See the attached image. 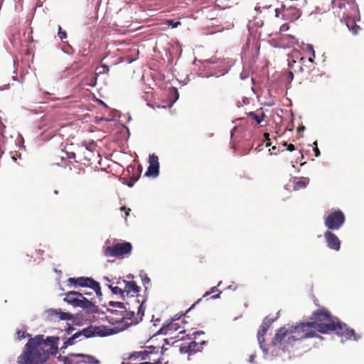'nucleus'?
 I'll list each match as a JSON object with an SVG mask.
<instances>
[{
	"label": "nucleus",
	"mask_w": 364,
	"mask_h": 364,
	"mask_svg": "<svg viewBox=\"0 0 364 364\" xmlns=\"http://www.w3.org/2000/svg\"><path fill=\"white\" fill-rule=\"evenodd\" d=\"M317 336L308 322H300L279 328L272 340V345L284 351H292L302 346L303 341Z\"/></svg>",
	"instance_id": "1"
},
{
	"label": "nucleus",
	"mask_w": 364,
	"mask_h": 364,
	"mask_svg": "<svg viewBox=\"0 0 364 364\" xmlns=\"http://www.w3.org/2000/svg\"><path fill=\"white\" fill-rule=\"evenodd\" d=\"M311 319L312 321L308 322L310 327L319 333H328L334 331L338 336L345 337L348 340L353 338L355 341H358L360 338L353 329L342 323L338 318L333 316L326 308L314 311Z\"/></svg>",
	"instance_id": "2"
},
{
	"label": "nucleus",
	"mask_w": 364,
	"mask_h": 364,
	"mask_svg": "<svg viewBox=\"0 0 364 364\" xmlns=\"http://www.w3.org/2000/svg\"><path fill=\"white\" fill-rule=\"evenodd\" d=\"M59 337L36 336L26 343V349L22 356L18 357V364H38L45 361L49 354H55Z\"/></svg>",
	"instance_id": "3"
},
{
	"label": "nucleus",
	"mask_w": 364,
	"mask_h": 364,
	"mask_svg": "<svg viewBox=\"0 0 364 364\" xmlns=\"http://www.w3.org/2000/svg\"><path fill=\"white\" fill-rule=\"evenodd\" d=\"M332 3L335 6L345 9L343 17L345 18L346 26L353 35L358 34L360 28L355 23L360 21V14L355 0H332Z\"/></svg>",
	"instance_id": "4"
},
{
	"label": "nucleus",
	"mask_w": 364,
	"mask_h": 364,
	"mask_svg": "<svg viewBox=\"0 0 364 364\" xmlns=\"http://www.w3.org/2000/svg\"><path fill=\"white\" fill-rule=\"evenodd\" d=\"M114 333V331L112 328H108L107 326L91 325L87 328H83L82 331L74 333L71 337H70L63 343L61 348H66L69 346L75 344L77 337H84L86 338L95 336L105 337L110 336Z\"/></svg>",
	"instance_id": "5"
},
{
	"label": "nucleus",
	"mask_w": 364,
	"mask_h": 364,
	"mask_svg": "<svg viewBox=\"0 0 364 364\" xmlns=\"http://www.w3.org/2000/svg\"><path fill=\"white\" fill-rule=\"evenodd\" d=\"M208 70L207 77L215 76L217 77L226 74L230 68L235 64L232 58H210L206 61Z\"/></svg>",
	"instance_id": "6"
},
{
	"label": "nucleus",
	"mask_w": 364,
	"mask_h": 364,
	"mask_svg": "<svg viewBox=\"0 0 364 364\" xmlns=\"http://www.w3.org/2000/svg\"><path fill=\"white\" fill-rule=\"evenodd\" d=\"M64 300L75 307H81L86 309L89 313H96L98 310L92 301L86 296H83L81 292L71 291L65 294Z\"/></svg>",
	"instance_id": "7"
},
{
	"label": "nucleus",
	"mask_w": 364,
	"mask_h": 364,
	"mask_svg": "<svg viewBox=\"0 0 364 364\" xmlns=\"http://www.w3.org/2000/svg\"><path fill=\"white\" fill-rule=\"evenodd\" d=\"M134 301L136 303V306L135 307L130 306L129 303H127V304L129 306V307L127 308V312L123 314L122 317L115 318L116 322L129 321L127 324L134 325L137 324L142 320L144 312L143 304H139V301L135 299Z\"/></svg>",
	"instance_id": "8"
},
{
	"label": "nucleus",
	"mask_w": 364,
	"mask_h": 364,
	"mask_svg": "<svg viewBox=\"0 0 364 364\" xmlns=\"http://www.w3.org/2000/svg\"><path fill=\"white\" fill-rule=\"evenodd\" d=\"M132 245L130 242H124L107 246L105 248L104 254L106 257H124L131 253Z\"/></svg>",
	"instance_id": "9"
},
{
	"label": "nucleus",
	"mask_w": 364,
	"mask_h": 364,
	"mask_svg": "<svg viewBox=\"0 0 364 364\" xmlns=\"http://www.w3.org/2000/svg\"><path fill=\"white\" fill-rule=\"evenodd\" d=\"M68 283L75 287H89L95 292L97 296H102V295L100 283L91 277H70L68 279Z\"/></svg>",
	"instance_id": "10"
},
{
	"label": "nucleus",
	"mask_w": 364,
	"mask_h": 364,
	"mask_svg": "<svg viewBox=\"0 0 364 364\" xmlns=\"http://www.w3.org/2000/svg\"><path fill=\"white\" fill-rule=\"evenodd\" d=\"M345 221V215L341 210H338L329 213L324 218V225L328 230H337L343 226Z\"/></svg>",
	"instance_id": "11"
},
{
	"label": "nucleus",
	"mask_w": 364,
	"mask_h": 364,
	"mask_svg": "<svg viewBox=\"0 0 364 364\" xmlns=\"http://www.w3.org/2000/svg\"><path fill=\"white\" fill-rule=\"evenodd\" d=\"M155 348H153L154 349ZM152 347H149L148 350H144L143 351L134 352L131 354L129 356V359L132 360H136V359H140L141 360H146L147 362L152 363L151 364H161V357L158 355V353L153 352L151 350Z\"/></svg>",
	"instance_id": "12"
},
{
	"label": "nucleus",
	"mask_w": 364,
	"mask_h": 364,
	"mask_svg": "<svg viewBox=\"0 0 364 364\" xmlns=\"http://www.w3.org/2000/svg\"><path fill=\"white\" fill-rule=\"evenodd\" d=\"M182 323L183 321H181L180 318L172 319V321L167 324H164L158 331V333L172 335L176 331L182 333L185 331L183 328L181 326Z\"/></svg>",
	"instance_id": "13"
},
{
	"label": "nucleus",
	"mask_w": 364,
	"mask_h": 364,
	"mask_svg": "<svg viewBox=\"0 0 364 364\" xmlns=\"http://www.w3.org/2000/svg\"><path fill=\"white\" fill-rule=\"evenodd\" d=\"M206 344V341H202L198 343L195 341L190 342H183L179 346V350L181 353H194L196 352L201 351L203 346Z\"/></svg>",
	"instance_id": "14"
},
{
	"label": "nucleus",
	"mask_w": 364,
	"mask_h": 364,
	"mask_svg": "<svg viewBox=\"0 0 364 364\" xmlns=\"http://www.w3.org/2000/svg\"><path fill=\"white\" fill-rule=\"evenodd\" d=\"M98 73L97 74H90L87 75L82 80V85H88L90 87H94L96 84L97 75V74H106L108 73L109 68L107 65H101L97 68Z\"/></svg>",
	"instance_id": "15"
},
{
	"label": "nucleus",
	"mask_w": 364,
	"mask_h": 364,
	"mask_svg": "<svg viewBox=\"0 0 364 364\" xmlns=\"http://www.w3.org/2000/svg\"><path fill=\"white\" fill-rule=\"evenodd\" d=\"M117 284L119 286H123V291L124 295L134 296L135 294H137L140 287L136 285V283L134 281H127L125 279H122V281H118Z\"/></svg>",
	"instance_id": "16"
},
{
	"label": "nucleus",
	"mask_w": 364,
	"mask_h": 364,
	"mask_svg": "<svg viewBox=\"0 0 364 364\" xmlns=\"http://www.w3.org/2000/svg\"><path fill=\"white\" fill-rule=\"evenodd\" d=\"M149 166L146 172L145 173V176L154 177L157 176L159 173V163L158 156L155 154L150 155L149 158Z\"/></svg>",
	"instance_id": "17"
},
{
	"label": "nucleus",
	"mask_w": 364,
	"mask_h": 364,
	"mask_svg": "<svg viewBox=\"0 0 364 364\" xmlns=\"http://www.w3.org/2000/svg\"><path fill=\"white\" fill-rule=\"evenodd\" d=\"M324 237L327 243V246L333 250L338 251L341 248V241L338 237L330 230H327L324 233Z\"/></svg>",
	"instance_id": "18"
},
{
	"label": "nucleus",
	"mask_w": 364,
	"mask_h": 364,
	"mask_svg": "<svg viewBox=\"0 0 364 364\" xmlns=\"http://www.w3.org/2000/svg\"><path fill=\"white\" fill-rule=\"evenodd\" d=\"M107 311L116 316V318L122 317L123 314L127 312V307L122 302L109 301Z\"/></svg>",
	"instance_id": "19"
},
{
	"label": "nucleus",
	"mask_w": 364,
	"mask_h": 364,
	"mask_svg": "<svg viewBox=\"0 0 364 364\" xmlns=\"http://www.w3.org/2000/svg\"><path fill=\"white\" fill-rule=\"evenodd\" d=\"M293 78H294V74L291 71H288V72H286V73H283L282 75H281L280 82H279V84H280L279 88L282 90L285 88L287 90L290 89L291 88L290 84H291Z\"/></svg>",
	"instance_id": "20"
},
{
	"label": "nucleus",
	"mask_w": 364,
	"mask_h": 364,
	"mask_svg": "<svg viewBox=\"0 0 364 364\" xmlns=\"http://www.w3.org/2000/svg\"><path fill=\"white\" fill-rule=\"evenodd\" d=\"M70 355L75 356V358H82V363L85 364H100V360L92 355L82 353H70Z\"/></svg>",
	"instance_id": "21"
},
{
	"label": "nucleus",
	"mask_w": 364,
	"mask_h": 364,
	"mask_svg": "<svg viewBox=\"0 0 364 364\" xmlns=\"http://www.w3.org/2000/svg\"><path fill=\"white\" fill-rule=\"evenodd\" d=\"M247 115L252 120H254L257 124H259L263 121L265 117V114L262 109H259L256 112H250L247 113Z\"/></svg>",
	"instance_id": "22"
},
{
	"label": "nucleus",
	"mask_w": 364,
	"mask_h": 364,
	"mask_svg": "<svg viewBox=\"0 0 364 364\" xmlns=\"http://www.w3.org/2000/svg\"><path fill=\"white\" fill-rule=\"evenodd\" d=\"M309 183V179L308 178H303L300 180H298L294 182V190L299 191L300 189L305 188Z\"/></svg>",
	"instance_id": "23"
},
{
	"label": "nucleus",
	"mask_w": 364,
	"mask_h": 364,
	"mask_svg": "<svg viewBox=\"0 0 364 364\" xmlns=\"http://www.w3.org/2000/svg\"><path fill=\"white\" fill-rule=\"evenodd\" d=\"M46 93V97L44 98L45 101L44 102H48L50 100H60L61 101L62 100H64L65 98L68 97V96H62V97H55V93L54 92H45Z\"/></svg>",
	"instance_id": "24"
},
{
	"label": "nucleus",
	"mask_w": 364,
	"mask_h": 364,
	"mask_svg": "<svg viewBox=\"0 0 364 364\" xmlns=\"http://www.w3.org/2000/svg\"><path fill=\"white\" fill-rule=\"evenodd\" d=\"M51 315L58 316V318L60 320H68L71 318V315L68 313H64L61 311H58L57 310H50Z\"/></svg>",
	"instance_id": "25"
},
{
	"label": "nucleus",
	"mask_w": 364,
	"mask_h": 364,
	"mask_svg": "<svg viewBox=\"0 0 364 364\" xmlns=\"http://www.w3.org/2000/svg\"><path fill=\"white\" fill-rule=\"evenodd\" d=\"M109 288L111 289L112 294H119L122 299L124 298V293L123 291V286H118V287H112L109 286Z\"/></svg>",
	"instance_id": "26"
},
{
	"label": "nucleus",
	"mask_w": 364,
	"mask_h": 364,
	"mask_svg": "<svg viewBox=\"0 0 364 364\" xmlns=\"http://www.w3.org/2000/svg\"><path fill=\"white\" fill-rule=\"evenodd\" d=\"M211 294H215L213 295L211 298L218 299L220 296V291L218 290L217 287H213L211 288L210 291H207L205 293V294L203 295V297H206L207 296H208Z\"/></svg>",
	"instance_id": "27"
},
{
	"label": "nucleus",
	"mask_w": 364,
	"mask_h": 364,
	"mask_svg": "<svg viewBox=\"0 0 364 364\" xmlns=\"http://www.w3.org/2000/svg\"><path fill=\"white\" fill-rule=\"evenodd\" d=\"M74 358H75V356H71L70 353L66 357H63L62 360L63 361V364H73Z\"/></svg>",
	"instance_id": "28"
},
{
	"label": "nucleus",
	"mask_w": 364,
	"mask_h": 364,
	"mask_svg": "<svg viewBox=\"0 0 364 364\" xmlns=\"http://www.w3.org/2000/svg\"><path fill=\"white\" fill-rule=\"evenodd\" d=\"M290 10L293 11V17L292 19L296 20L298 19L301 16V12L299 9H296V8H290Z\"/></svg>",
	"instance_id": "29"
},
{
	"label": "nucleus",
	"mask_w": 364,
	"mask_h": 364,
	"mask_svg": "<svg viewBox=\"0 0 364 364\" xmlns=\"http://www.w3.org/2000/svg\"><path fill=\"white\" fill-rule=\"evenodd\" d=\"M137 172H138V173L136 176L134 175L133 176H132L130 178L131 181L128 183L129 186H130V187L134 185V183L138 180L141 171H139V169H138Z\"/></svg>",
	"instance_id": "30"
},
{
	"label": "nucleus",
	"mask_w": 364,
	"mask_h": 364,
	"mask_svg": "<svg viewBox=\"0 0 364 364\" xmlns=\"http://www.w3.org/2000/svg\"><path fill=\"white\" fill-rule=\"evenodd\" d=\"M264 335L265 334L264 333H260L257 332V340L262 348H264L263 343L264 342Z\"/></svg>",
	"instance_id": "31"
},
{
	"label": "nucleus",
	"mask_w": 364,
	"mask_h": 364,
	"mask_svg": "<svg viewBox=\"0 0 364 364\" xmlns=\"http://www.w3.org/2000/svg\"><path fill=\"white\" fill-rule=\"evenodd\" d=\"M269 326H268V324H266V323H264L262 322V325L260 326L259 327V329L258 331L259 333H264V334H266L267 330L269 329Z\"/></svg>",
	"instance_id": "32"
},
{
	"label": "nucleus",
	"mask_w": 364,
	"mask_h": 364,
	"mask_svg": "<svg viewBox=\"0 0 364 364\" xmlns=\"http://www.w3.org/2000/svg\"><path fill=\"white\" fill-rule=\"evenodd\" d=\"M277 318V317L274 318H270L269 317H266L264 320H263V323H266V324H268V326L270 327V326L272 324V323L276 321V319Z\"/></svg>",
	"instance_id": "33"
},
{
	"label": "nucleus",
	"mask_w": 364,
	"mask_h": 364,
	"mask_svg": "<svg viewBox=\"0 0 364 364\" xmlns=\"http://www.w3.org/2000/svg\"><path fill=\"white\" fill-rule=\"evenodd\" d=\"M58 36L61 40L66 38V32L63 31L60 26H58Z\"/></svg>",
	"instance_id": "34"
},
{
	"label": "nucleus",
	"mask_w": 364,
	"mask_h": 364,
	"mask_svg": "<svg viewBox=\"0 0 364 364\" xmlns=\"http://www.w3.org/2000/svg\"><path fill=\"white\" fill-rule=\"evenodd\" d=\"M168 23L169 26H171L172 28H176L179 25H181L180 21H174L173 20H168Z\"/></svg>",
	"instance_id": "35"
},
{
	"label": "nucleus",
	"mask_w": 364,
	"mask_h": 364,
	"mask_svg": "<svg viewBox=\"0 0 364 364\" xmlns=\"http://www.w3.org/2000/svg\"><path fill=\"white\" fill-rule=\"evenodd\" d=\"M26 332L24 331L18 330L16 332V338L18 340L25 338Z\"/></svg>",
	"instance_id": "36"
},
{
	"label": "nucleus",
	"mask_w": 364,
	"mask_h": 364,
	"mask_svg": "<svg viewBox=\"0 0 364 364\" xmlns=\"http://www.w3.org/2000/svg\"><path fill=\"white\" fill-rule=\"evenodd\" d=\"M249 78V72L247 70H242L240 73V79L244 80Z\"/></svg>",
	"instance_id": "37"
},
{
	"label": "nucleus",
	"mask_w": 364,
	"mask_h": 364,
	"mask_svg": "<svg viewBox=\"0 0 364 364\" xmlns=\"http://www.w3.org/2000/svg\"><path fill=\"white\" fill-rule=\"evenodd\" d=\"M283 146H287V150H289V151H293L295 150V146L292 144H287V142H284Z\"/></svg>",
	"instance_id": "38"
},
{
	"label": "nucleus",
	"mask_w": 364,
	"mask_h": 364,
	"mask_svg": "<svg viewBox=\"0 0 364 364\" xmlns=\"http://www.w3.org/2000/svg\"><path fill=\"white\" fill-rule=\"evenodd\" d=\"M314 145H315V147L314 149L315 156L316 157H318L320 156L321 153H320V151H319V149H318V148L317 146V141L314 142Z\"/></svg>",
	"instance_id": "39"
},
{
	"label": "nucleus",
	"mask_w": 364,
	"mask_h": 364,
	"mask_svg": "<svg viewBox=\"0 0 364 364\" xmlns=\"http://www.w3.org/2000/svg\"><path fill=\"white\" fill-rule=\"evenodd\" d=\"M264 138L266 139V146L268 147L271 145L270 139H269V133H264Z\"/></svg>",
	"instance_id": "40"
},
{
	"label": "nucleus",
	"mask_w": 364,
	"mask_h": 364,
	"mask_svg": "<svg viewBox=\"0 0 364 364\" xmlns=\"http://www.w3.org/2000/svg\"><path fill=\"white\" fill-rule=\"evenodd\" d=\"M307 48H308L309 51L311 53L312 56L314 58L315 57V51H314L313 46L311 44H307Z\"/></svg>",
	"instance_id": "41"
},
{
	"label": "nucleus",
	"mask_w": 364,
	"mask_h": 364,
	"mask_svg": "<svg viewBox=\"0 0 364 364\" xmlns=\"http://www.w3.org/2000/svg\"><path fill=\"white\" fill-rule=\"evenodd\" d=\"M120 209H121L122 211H124V213H125V218H127L129 215V212L131 211L130 208H127L124 206L122 207Z\"/></svg>",
	"instance_id": "42"
},
{
	"label": "nucleus",
	"mask_w": 364,
	"mask_h": 364,
	"mask_svg": "<svg viewBox=\"0 0 364 364\" xmlns=\"http://www.w3.org/2000/svg\"><path fill=\"white\" fill-rule=\"evenodd\" d=\"M81 294H83V296H87V297H90L93 293L92 291H83ZM90 301L92 299V298H90Z\"/></svg>",
	"instance_id": "43"
},
{
	"label": "nucleus",
	"mask_w": 364,
	"mask_h": 364,
	"mask_svg": "<svg viewBox=\"0 0 364 364\" xmlns=\"http://www.w3.org/2000/svg\"><path fill=\"white\" fill-rule=\"evenodd\" d=\"M200 301H201V299H198V300L195 304H193V305H192V306L188 309V310H187V311H186V314H184V316H186V315L189 313V311H191V310L192 309H193V308H194V306H195L198 303H199Z\"/></svg>",
	"instance_id": "44"
},
{
	"label": "nucleus",
	"mask_w": 364,
	"mask_h": 364,
	"mask_svg": "<svg viewBox=\"0 0 364 364\" xmlns=\"http://www.w3.org/2000/svg\"><path fill=\"white\" fill-rule=\"evenodd\" d=\"M67 157L69 159H75V154L74 152L68 153L67 154Z\"/></svg>",
	"instance_id": "45"
},
{
	"label": "nucleus",
	"mask_w": 364,
	"mask_h": 364,
	"mask_svg": "<svg viewBox=\"0 0 364 364\" xmlns=\"http://www.w3.org/2000/svg\"><path fill=\"white\" fill-rule=\"evenodd\" d=\"M9 88H10V85L9 84L4 85V87H0V91H3L4 90H8Z\"/></svg>",
	"instance_id": "46"
},
{
	"label": "nucleus",
	"mask_w": 364,
	"mask_h": 364,
	"mask_svg": "<svg viewBox=\"0 0 364 364\" xmlns=\"http://www.w3.org/2000/svg\"><path fill=\"white\" fill-rule=\"evenodd\" d=\"M301 60L303 63H304L306 61H307L308 63H314V60L311 58H309L308 60H306L304 58H301Z\"/></svg>",
	"instance_id": "47"
},
{
	"label": "nucleus",
	"mask_w": 364,
	"mask_h": 364,
	"mask_svg": "<svg viewBox=\"0 0 364 364\" xmlns=\"http://www.w3.org/2000/svg\"><path fill=\"white\" fill-rule=\"evenodd\" d=\"M305 130V127L301 125V126H299L298 128H297V131L298 132H302Z\"/></svg>",
	"instance_id": "48"
},
{
	"label": "nucleus",
	"mask_w": 364,
	"mask_h": 364,
	"mask_svg": "<svg viewBox=\"0 0 364 364\" xmlns=\"http://www.w3.org/2000/svg\"><path fill=\"white\" fill-rule=\"evenodd\" d=\"M173 93L175 95H176V99H175L173 101H172V102L171 103V105H173V103L175 102V100L178 97V92H173Z\"/></svg>",
	"instance_id": "49"
},
{
	"label": "nucleus",
	"mask_w": 364,
	"mask_h": 364,
	"mask_svg": "<svg viewBox=\"0 0 364 364\" xmlns=\"http://www.w3.org/2000/svg\"><path fill=\"white\" fill-rule=\"evenodd\" d=\"M98 102L100 105H103L105 107H107V105L103 101L98 100Z\"/></svg>",
	"instance_id": "50"
},
{
	"label": "nucleus",
	"mask_w": 364,
	"mask_h": 364,
	"mask_svg": "<svg viewBox=\"0 0 364 364\" xmlns=\"http://www.w3.org/2000/svg\"><path fill=\"white\" fill-rule=\"evenodd\" d=\"M80 363H82V360H74L73 364H80Z\"/></svg>",
	"instance_id": "51"
},
{
	"label": "nucleus",
	"mask_w": 364,
	"mask_h": 364,
	"mask_svg": "<svg viewBox=\"0 0 364 364\" xmlns=\"http://www.w3.org/2000/svg\"><path fill=\"white\" fill-rule=\"evenodd\" d=\"M276 149H277L276 146H272V149H269L270 151H272V152H271V154H274V151H275Z\"/></svg>",
	"instance_id": "52"
},
{
	"label": "nucleus",
	"mask_w": 364,
	"mask_h": 364,
	"mask_svg": "<svg viewBox=\"0 0 364 364\" xmlns=\"http://www.w3.org/2000/svg\"><path fill=\"white\" fill-rule=\"evenodd\" d=\"M73 329H74V328H73V327H69V328H68V333H70V331H72Z\"/></svg>",
	"instance_id": "53"
},
{
	"label": "nucleus",
	"mask_w": 364,
	"mask_h": 364,
	"mask_svg": "<svg viewBox=\"0 0 364 364\" xmlns=\"http://www.w3.org/2000/svg\"><path fill=\"white\" fill-rule=\"evenodd\" d=\"M200 333H202V334H203V332H196L194 334H195V335H199V334H200Z\"/></svg>",
	"instance_id": "54"
},
{
	"label": "nucleus",
	"mask_w": 364,
	"mask_h": 364,
	"mask_svg": "<svg viewBox=\"0 0 364 364\" xmlns=\"http://www.w3.org/2000/svg\"><path fill=\"white\" fill-rule=\"evenodd\" d=\"M253 359H254V355H251L250 357V361L252 362L253 361Z\"/></svg>",
	"instance_id": "55"
},
{
	"label": "nucleus",
	"mask_w": 364,
	"mask_h": 364,
	"mask_svg": "<svg viewBox=\"0 0 364 364\" xmlns=\"http://www.w3.org/2000/svg\"><path fill=\"white\" fill-rule=\"evenodd\" d=\"M250 82H251L252 83H254V79H253L252 77H250Z\"/></svg>",
	"instance_id": "56"
},
{
	"label": "nucleus",
	"mask_w": 364,
	"mask_h": 364,
	"mask_svg": "<svg viewBox=\"0 0 364 364\" xmlns=\"http://www.w3.org/2000/svg\"><path fill=\"white\" fill-rule=\"evenodd\" d=\"M54 193H55V194H58V190H55V191H54Z\"/></svg>",
	"instance_id": "57"
},
{
	"label": "nucleus",
	"mask_w": 364,
	"mask_h": 364,
	"mask_svg": "<svg viewBox=\"0 0 364 364\" xmlns=\"http://www.w3.org/2000/svg\"><path fill=\"white\" fill-rule=\"evenodd\" d=\"M251 90H252V92H254V91H255V90H254L253 87H251Z\"/></svg>",
	"instance_id": "58"
},
{
	"label": "nucleus",
	"mask_w": 364,
	"mask_h": 364,
	"mask_svg": "<svg viewBox=\"0 0 364 364\" xmlns=\"http://www.w3.org/2000/svg\"><path fill=\"white\" fill-rule=\"evenodd\" d=\"M268 105H273V102H269L267 104Z\"/></svg>",
	"instance_id": "59"
},
{
	"label": "nucleus",
	"mask_w": 364,
	"mask_h": 364,
	"mask_svg": "<svg viewBox=\"0 0 364 364\" xmlns=\"http://www.w3.org/2000/svg\"><path fill=\"white\" fill-rule=\"evenodd\" d=\"M173 91H174V92L178 91L177 89H176V88H173Z\"/></svg>",
	"instance_id": "60"
},
{
	"label": "nucleus",
	"mask_w": 364,
	"mask_h": 364,
	"mask_svg": "<svg viewBox=\"0 0 364 364\" xmlns=\"http://www.w3.org/2000/svg\"><path fill=\"white\" fill-rule=\"evenodd\" d=\"M289 37L291 38L292 39H294V36H289Z\"/></svg>",
	"instance_id": "61"
},
{
	"label": "nucleus",
	"mask_w": 364,
	"mask_h": 364,
	"mask_svg": "<svg viewBox=\"0 0 364 364\" xmlns=\"http://www.w3.org/2000/svg\"><path fill=\"white\" fill-rule=\"evenodd\" d=\"M80 337H77V339H79V341H81V338H80Z\"/></svg>",
	"instance_id": "62"
},
{
	"label": "nucleus",
	"mask_w": 364,
	"mask_h": 364,
	"mask_svg": "<svg viewBox=\"0 0 364 364\" xmlns=\"http://www.w3.org/2000/svg\"><path fill=\"white\" fill-rule=\"evenodd\" d=\"M80 337H77V339H79V341H81V338H80Z\"/></svg>",
	"instance_id": "63"
}]
</instances>
